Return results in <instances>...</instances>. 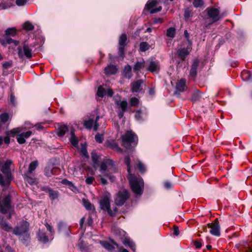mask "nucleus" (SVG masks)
Masks as SVG:
<instances>
[{
    "instance_id": "obj_1",
    "label": "nucleus",
    "mask_w": 252,
    "mask_h": 252,
    "mask_svg": "<svg viewBox=\"0 0 252 252\" xmlns=\"http://www.w3.org/2000/svg\"><path fill=\"white\" fill-rule=\"evenodd\" d=\"M125 163L127 166V170L128 173L127 178L132 191L136 194H141L143 189L144 182L141 177H136L131 173L130 159L129 156L125 157Z\"/></svg>"
},
{
    "instance_id": "obj_2",
    "label": "nucleus",
    "mask_w": 252,
    "mask_h": 252,
    "mask_svg": "<svg viewBox=\"0 0 252 252\" xmlns=\"http://www.w3.org/2000/svg\"><path fill=\"white\" fill-rule=\"evenodd\" d=\"M99 171L104 176L108 178L111 182H114L115 177L112 174L117 172L118 169L112 160L104 158L100 165Z\"/></svg>"
},
{
    "instance_id": "obj_3",
    "label": "nucleus",
    "mask_w": 252,
    "mask_h": 252,
    "mask_svg": "<svg viewBox=\"0 0 252 252\" xmlns=\"http://www.w3.org/2000/svg\"><path fill=\"white\" fill-rule=\"evenodd\" d=\"M203 19L208 26L212 25L222 18L219 9L213 6L207 7L203 12Z\"/></svg>"
},
{
    "instance_id": "obj_4",
    "label": "nucleus",
    "mask_w": 252,
    "mask_h": 252,
    "mask_svg": "<svg viewBox=\"0 0 252 252\" xmlns=\"http://www.w3.org/2000/svg\"><path fill=\"white\" fill-rule=\"evenodd\" d=\"M12 163L11 160H7L4 163L0 164V169L5 175L4 177L1 174H0V185L2 186L8 185L12 180L10 168Z\"/></svg>"
},
{
    "instance_id": "obj_5",
    "label": "nucleus",
    "mask_w": 252,
    "mask_h": 252,
    "mask_svg": "<svg viewBox=\"0 0 252 252\" xmlns=\"http://www.w3.org/2000/svg\"><path fill=\"white\" fill-rule=\"evenodd\" d=\"M137 140V137L131 131H127L122 137L123 145L128 150L131 149L132 145H136Z\"/></svg>"
},
{
    "instance_id": "obj_6",
    "label": "nucleus",
    "mask_w": 252,
    "mask_h": 252,
    "mask_svg": "<svg viewBox=\"0 0 252 252\" xmlns=\"http://www.w3.org/2000/svg\"><path fill=\"white\" fill-rule=\"evenodd\" d=\"M12 211V207L11 205V196L8 195L3 199L0 201V212L3 214L9 213L7 219H10Z\"/></svg>"
},
{
    "instance_id": "obj_7",
    "label": "nucleus",
    "mask_w": 252,
    "mask_h": 252,
    "mask_svg": "<svg viewBox=\"0 0 252 252\" xmlns=\"http://www.w3.org/2000/svg\"><path fill=\"white\" fill-rule=\"evenodd\" d=\"M99 204L102 210L107 211L108 214L112 217L115 216L118 210L116 207L113 209V211L111 210L110 199L107 196L103 197L100 200Z\"/></svg>"
},
{
    "instance_id": "obj_8",
    "label": "nucleus",
    "mask_w": 252,
    "mask_h": 252,
    "mask_svg": "<svg viewBox=\"0 0 252 252\" xmlns=\"http://www.w3.org/2000/svg\"><path fill=\"white\" fill-rule=\"evenodd\" d=\"M17 50L18 56L21 59L23 58L24 56L28 59H30L32 57V50L29 47V45L25 42L24 43L23 47L19 46Z\"/></svg>"
},
{
    "instance_id": "obj_9",
    "label": "nucleus",
    "mask_w": 252,
    "mask_h": 252,
    "mask_svg": "<svg viewBox=\"0 0 252 252\" xmlns=\"http://www.w3.org/2000/svg\"><path fill=\"white\" fill-rule=\"evenodd\" d=\"M129 192L126 190L119 191L115 198V202L118 206H122L129 198Z\"/></svg>"
},
{
    "instance_id": "obj_10",
    "label": "nucleus",
    "mask_w": 252,
    "mask_h": 252,
    "mask_svg": "<svg viewBox=\"0 0 252 252\" xmlns=\"http://www.w3.org/2000/svg\"><path fill=\"white\" fill-rule=\"evenodd\" d=\"M209 232L213 235L219 237L220 235V226L218 221H212L207 224Z\"/></svg>"
},
{
    "instance_id": "obj_11",
    "label": "nucleus",
    "mask_w": 252,
    "mask_h": 252,
    "mask_svg": "<svg viewBox=\"0 0 252 252\" xmlns=\"http://www.w3.org/2000/svg\"><path fill=\"white\" fill-rule=\"evenodd\" d=\"M147 70L153 74L158 73L160 70V63L158 61H151Z\"/></svg>"
},
{
    "instance_id": "obj_12",
    "label": "nucleus",
    "mask_w": 252,
    "mask_h": 252,
    "mask_svg": "<svg viewBox=\"0 0 252 252\" xmlns=\"http://www.w3.org/2000/svg\"><path fill=\"white\" fill-rule=\"evenodd\" d=\"M127 41V36L125 33L122 34L120 37L119 40V54L121 57L124 55V48L126 45V41Z\"/></svg>"
},
{
    "instance_id": "obj_13",
    "label": "nucleus",
    "mask_w": 252,
    "mask_h": 252,
    "mask_svg": "<svg viewBox=\"0 0 252 252\" xmlns=\"http://www.w3.org/2000/svg\"><path fill=\"white\" fill-rule=\"evenodd\" d=\"M158 3V1L157 0H149L146 5V7L147 9H151L150 13L151 14L156 13L160 11L162 9L161 6H159L156 8H153L154 6H155Z\"/></svg>"
},
{
    "instance_id": "obj_14",
    "label": "nucleus",
    "mask_w": 252,
    "mask_h": 252,
    "mask_svg": "<svg viewBox=\"0 0 252 252\" xmlns=\"http://www.w3.org/2000/svg\"><path fill=\"white\" fill-rule=\"evenodd\" d=\"M28 221H25L21 226H17L13 229V233L15 235H22L28 231Z\"/></svg>"
},
{
    "instance_id": "obj_15",
    "label": "nucleus",
    "mask_w": 252,
    "mask_h": 252,
    "mask_svg": "<svg viewBox=\"0 0 252 252\" xmlns=\"http://www.w3.org/2000/svg\"><path fill=\"white\" fill-rule=\"evenodd\" d=\"M190 48H191L189 46L186 48H183L179 49L177 53L178 57L180 58L182 61H184L186 57L189 55Z\"/></svg>"
},
{
    "instance_id": "obj_16",
    "label": "nucleus",
    "mask_w": 252,
    "mask_h": 252,
    "mask_svg": "<svg viewBox=\"0 0 252 252\" xmlns=\"http://www.w3.org/2000/svg\"><path fill=\"white\" fill-rule=\"evenodd\" d=\"M143 83V81L142 79L133 82L131 84V91L132 93L139 92L142 89V84Z\"/></svg>"
},
{
    "instance_id": "obj_17",
    "label": "nucleus",
    "mask_w": 252,
    "mask_h": 252,
    "mask_svg": "<svg viewBox=\"0 0 252 252\" xmlns=\"http://www.w3.org/2000/svg\"><path fill=\"white\" fill-rule=\"evenodd\" d=\"M199 62L197 59H194L191 65L189 75L193 78L196 77L197 74V68L198 66Z\"/></svg>"
},
{
    "instance_id": "obj_18",
    "label": "nucleus",
    "mask_w": 252,
    "mask_h": 252,
    "mask_svg": "<svg viewBox=\"0 0 252 252\" xmlns=\"http://www.w3.org/2000/svg\"><path fill=\"white\" fill-rule=\"evenodd\" d=\"M145 66V62L144 60H141L137 62L133 66V71L136 73H138Z\"/></svg>"
},
{
    "instance_id": "obj_19",
    "label": "nucleus",
    "mask_w": 252,
    "mask_h": 252,
    "mask_svg": "<svg viewBox=\"0 0 252 252\" xmlns=\"http://www.w3.org/2000/svg\"><path fill=\"white\" fill-rule=\"evenodd\" d=\"M123 74L124 77L130 79L132 76L131 66L129 64L126 65L123 70Z\"/></svg>"
},
{
    "instance_id": "obj_20",
    "label": "nucleus",
    "mask_w": 252,
    "mask_h": 252,
    "mask_svg": "<svg viewBox=\"0 0 252 252\" xmlns=\"http://www.w3.org/2000/svg\"><path fill=\"white\" fill-rule=\"evenodd\" d=\"M123 243L126 247H128L133 251H135L136 250V246L133 242L130 240L129 238H125L123 241Z\"/></svg>"
},
{
    "instance_id": "obj_21",
    "label": "nucleus",
    "mask_w": 252,
    "mask_h": 252,
    "mask_svg": "<svg viewBox=\"0 0 252 252\" xmlns=\"http://www.w3.org/2000/svg\"><path fill=\"white\" fill-rule=\"evenodd\" d=\"M61 183L67 186L68 188L72 191L75 192L77 190L76 187L74 185V184L66 179L62 180L61 181Z\"/></svg>"
},
{
    "instance_id": "obj_22",
    "label": "nucleus",
    "mask_w": 252,
    "mask_h": 252,
    "mask_svg": "<svg viewBox=\"0 0 252 252\" xmlns=\"http://www.w3.org/2000/svg\"><path fill=\"white\" fill-rule=\"evenodd\" d=\"M117 71V68L114 65L111 64L105 67L104 72L107 75L114 74Z\"/></svg>"
},
{
    "instance_id": "obj_23",
    "label": "nucleus",
    "mask_w": 252,
    "mask_h": 252,
    "mask_svg": "<svg viewBox=\"0 0 252 252\" xmlns=\"http://www.w3.org/2000/svg\"><path fill=\"white\" fill-rule=\"evenodd\" d=\"M186 87L185 81L184 80L181 79L177 83L176 86L177 91L183 92L185 90Z\"/></svg>"
},
{
    "instance_id": "obj_24",
    "label": "nucleus",
    "mask_w": 252,
    "mask_h": 252,
    "mask_svg": "<svg viewBox=\"0 0 252 252\" xmlns=\"http://www.w3.org/2000/svg\"><path fill=\"white\" fill-rule=\"evenodd\" d=\"M37 235H38V240L40 242H41L43 243H45L48 241V237L46 236V235L45 234V233L44 232L39 230V232L38 233Z\"/></svg>"
},
{
    "instance_id": "obj_25",
    "label": "nucleus",
    "mask_w": 252,
    "mask_h": 252,
    "mask_svg": "<svg viewBox=\"0 0 252 252\" xmlns=\"http://www.w3.org/2000/svg\"><path fill=\"white\" fill-rule=\"evenodd\" d=\"M0 226L4 230L7 232L13 231L12 227L6 222V221H0Z\"/></svg>"
},
{
    "instance_id": "obj_26",
    "label": "nucleus",
    "mask_w": 252,
    "mask_h": 252,
    "mask_svg": "<svg viewBox=\"0 0 252 252\" xmlns=\"http://www.w3.org/2000/svg\"><path fill=\"white\" fill-rule=\"evenodd\" d=\"M83 204L84 206L87 210L89 211H94V206L93 205L91 204V203L87 199H83L82 200Z\"/></svg>"
},
{
    "instance_id": "obj_27",
    "label": "nucleus",
    "mask_w": 252,
    "mask_h": 252,
    "mask_svg": "<svg viewBox=\"0 0 252 252\" xmlns=\"http://www.w3.org/2000/svg\"><path fill=\"white\" fill-rule=\"evenodd\" d=\"M92 160L94 163V166L98 164L100 157L97 155L95 152L93 151L91 153Z\"/></svg>"
},
{
    "instance_id": "obj_28",
    "label": "nucleus",
    "mask_w": 252,
    "mask_h": 252,
    "mask_svg": "<svg viewBox=\"0 0 252 252\" xmlns=\"http://www.w3.org/2000/svg\"><path fill=\"white\" fill-rule=\"evenodd\" d=\"M100 244L103 247L109 251H112L114 250V247L109 242L105 241H100Z\"/></svg>"
},
{
    "instance_id": "obj_29",
    "label": "nucleus",
    "mask_w": 252,
    "mask_h": 252,
    "mask_svg": "<svg viewBox=\"0 0 252 252\" xmlns=\"http://www.w3.org/2000/svg\"><path fill=\"white\" fill-rule=\"evenodd\" d=\"M68 130V127L66 126H62L59 127L57 130L58 135L60 136H63Z\"/></svg>"
},
{
    "instance_id": "obj_30",
    "label": "nucleus",
    "mask_w": 252,
    "mask_h": 252,
    "mask_svg": "<svg viewBox=\"0 0 252 252\" xmlns=\"http://www.w3.org/2000/svg\"><path fill=\"white\" fill-rule=\"evenodd\" d=\"M176 34V29L175 28H169L167 30L166 36L168 37L173 38Z\"/></svg>"
},
{
    "instance_id": "obj_31",
    "label": "nucleus",
    "mask_w": 252,
    "mask_h": 252,
    "mask_svg": "<svg viewBox=\"0 0 252 252\" xmlns=\"http://www.w3.org/2000/svg\"><path fill=\"white\" fill-rule=\"evenodd\" d=\"M241 76L243 79L247 81L252 79V75L248 71H243L241 73Z\"/></svg>"
},
{
    "instance_id": "obj_32",
    "label": "nucleus",
    "mask_w": 252,
    "mask_h": 252,
    "mask_svg": "<svg viewBox=\"0 0 252 252\" xmlns=\"http://www.w3.org/2000/svg\"><path fill=\"white\" fill-rule=\"evenodd\" d=\"M70 142L71 144L75 147H78V140L77 137L75 135L73 132H71V136L70 138Z\"/></svg>"
},
{
    "instance_id": "obj_33",
    "label": "nucleus",
    "mask_w": 252,
    "mask_h": 252,
    "mask_svg": "<svg viewBox=\"0 0 252 252\" xmlns=\"http://www.w3.org/2000/svg\"><path fill=\"white\" fill-rule=\"evenodd\" d=\"M110 147L118 153H121L122 152L121 148L114 141L110 142Z\"/></svg>"
},
{
    "instance_id": "obj_34",
    "label": "nucleus",
    "mask_w": 252,
    "mask_h": 252,
    "mask_svg": "<svg viewBox=\"0 0 252 252\" xmlns=\"http://www.w3.org/2000/svg\"><path fill=\"white\" fill-rule=\"evenodd\" d=\"M37 165L38 162L37 161L32 162L29 166L28 174L32 173V172L36 169Z\"/></svg>"
},
{
    "instance_id": "obj_35",
    "label": "nucleus",
    "mask_w": 252,
    "mask_h": 252,
    "mask_svg": "<svg viewBox=\"0 0 252 252\" xmlns=\"http://www.w3.org/2000/svg\"><path fill=\"white\" fill-rule=\"evenodd\" d=\"M117 105L121 107L122 110H123V111H126L127 110V102L126 100L117 102Z\"/></svg>"
},
{
    "instance_id": "obj_36",
    "label": "nucleus",
    "mask_w": 252,
    "mask_h": 252,
    "mask_svg": "<svg viewBox=\"0 0 252 252\" xmlns=\"http://www.w3.org/2000/svg\"><path fill=\"white\" fill-rule=\"evenodd\" d=\"M192 4L195 8H201L203 6L204 1L203 0H193Z\"/></svg>"
},
{
    "instance_id": "obj_37",
    "label": "nucleus",
    "mask_w": 252,
    "mask_h": 252,
    "mask_svg": "<svg viewBox=\"0 0 252 252\" xmlns=\"http://www.w3.org/2000/svg\"><path fill=\"white\" fill-rule=\"evenodd\" d=\"M50 191L49 195L52 200H54L58 198L59 192L58 191L52 189V191Z\"/></svg>"
},
{
    "instance_id": "obj_38",
    "label": "nucleus",
    "mask_w": 252,
    "mask_h": 252,
    "mask_svg": "<svg viewBox=\"0 0 252 252\" xmlns=\"http://www.w3.org/2000/svg\"><path fill=\"white\" fill-rule=\"evenodd\" d=\"M21 132V129L19 127L13 128L10 131L8 132L7 135L14 137L17 134Z\"/></svg>"
},
{
    "instance_id": "obj_39",
    "label": "nucleus",
    "mask_w": 252,
    "mask_h": 252,
    "mask_svg": "<svg viewBox=\"0 0 252 252\" xmlns=\"http://www.w3.org/2000/svg\"><path fill=\"white\" fill-rule=\"evenodd\" d=\"M149 44L146 42H142L140 44V50L142 52H145L149 49Z\"/></svg>"
},
{
    "instance_id": "obj_40",
    "label": "nucleus",
    "mask_w": 252,
    "mask_h": 252,
    "mask_svg": "<svg viewBox=\"0 0 252 252\" xmlns=\"http://www.w3.org/2000/svg\"><path fill=\"white\" fill-rule=\"evenodd\" d=\"M94 124V121L93 119H90L86 121L84 123V126L88 129H91Z\"/></svg>"
},
{
    "instance_id": "obj_41",
    "label": "nucleus",
    "mask_w": 252,
    "mask_h": 252,
    "mask_svg": "<svg viewBox=\"0 0 252 252\" xmlns=\"http://www.w3.org/2000/svg\"><path fill=\"white\" fill-rule=\"evenodd\" d=\"M44 174L48 177H51L52 175L54 174V170L50 167H47L45 169Z\"/></svg>"
},
{
    "instance_id": "obj_42",
    "label": "nucleus",
    "mask_w": 252,
    "mask_h": 252,
    "mask_svg": "<svg viewBox=\"0 0 252 252\" xmlns=\"http://www.w3.org/2000/svg\"><path fill=\"white\" fill-rule=\"evenodd\" d=\"M105 94V90L100 86L97 89V95L100 97H102Z\"/></svg>"
},
{
    "instance_id": "obj_43",
    "label": "nucleus",
    "mask_w": 252,
    "mask_h": 252,
    "mask_svg": "<svg viewBox=\"0 0 252 252\" xmlns=\"http://www.w3.org/2000/svg\"><path fill=\"white\" fill-rule=\"evenodd\" d=\"M24 29L28 31H32L34 29V26L31 23L27 21L24 25Z\"/></svg>"
},
{
    "instance_id": "obj_44",
    "label": "nucleus",
    "mask_w": 252,
    "mask_h": 252,
    "mask_svg": "<svg viewBox=\"0 0 252 252\" xmlns=\"http://www.w3.org/2000/svg\"><path fill=\"white\" fill-rule=\"evenodd\" d=\"M5 42L7 44H13L15 46H17L19 43V41L14 40L10 37H7L5 39Z\"/></svg>"
},
{
    "instance_id": "obj_45",
    "label": "nucleus",
    "mask_w": 252,
    "mask_h": 252,
    "mask_svg": "<svg viewBox=\"0 0 252 252\" xmlns=\"http://www.w3.org/2000/svg\"><path fill=\"white\" fill-rule=\"evenodd\" d=\"M16 30L14 28H8L5 31V33L6 35H10L14 36L16 34Z\"/></svg>"
},
{
    "instance_id": "obj_46",
    "label": "nucleus",
    "mask_w": 252,
    "mask_h": 252,
    "mask_svg": "<svg viewBox=\"0 0 252 252\" xmlns=\"http://www.w3.org/2000/svg\"><path fill=\"white\" fill-rule=\"evenodd\" d=\"M9 119V115L6 113H3L0 115V120L2 123L6 122Z\"/></svg>"
},
{
    "instance_id": "obj_47",
    "label": "nucleus",
    "mask_w": 252,
    "mask_h": 252,
    "mask_svg": "<svg viewBox=\"0 0 252 252\" xmlns=\"http://www.w3.org/2000/svg\"><path fill=\"white\" fill-rule=\"evenodd\" d=\"M139 102V99L135 97H133L130 99V105L132 106H136Z\"/></svg>"
},
{
    "instance_id": "obj_48",
    "label": "nucleus",
    "mask_w": 252,
    "mask_h": 252,
    "mask_svg": "<svg viewBox=\"0 0 252 252\" xmlns=\"http://www.w3.org/2000/svg\"><path fill=\"white\" fill-rule=\"evenodd\" d=\"M137 167L139 171L141 173H144L146 171V167L145 165L140 161H138Z\"/></svg>"
},
{
    "instance_id": "obj_49",
    "label": "nucleus",
    "mask_w": 252,
    "mask_h": 252,
    "mask_svg": "<svg viewBox=\"0 0 252 252\" xmlns=\"http://www.w3.org/2000/svg\"><path fill=\"white\" fill-rule=\"evenodd\" d=\"M95 139L97 142L99 143H102L103 140V135L97 133L95 136Z\"/></svg>"
},
{
    "instance_id": "obj_50",
    "label": "nucleus",
    "mask_w": 252,
    "mask_h": 252,
    "mask_svg": "<svg viewBox=\"0 0 252 252\" xmlns=\"http://www.w3.org/2000/svg\"><path fill=\"white\" fill-rule=\"evenodd\" d=\"M79 247L80 251L82 252H88V247H86V245L83 243H81L80 244H79Z\"/></svg>"
},
{
    "instance_id": "obj_51",
    "label": "nucleus",
    "mask_w": 252,
    "mask_h": 252,
    "mask_svg": "<svg viewBox=\"0 0 252 252\" xmlns=\"http://www.w3.org/2000/svg\"><path fill=\"white\" fill-rule=\"evenodd\" d=\"M12 61H10L8 62H6L2 64V67L4 69H7L12 67Z\"/></svg>"
},
{
    "instance_id": "obj_52",
    "label": "nucleus",
    "mask_w": 252,
    "mask_h": 252,
    "mask_svg": "<svg viewBox=\"0 0 252 252\" xmlns=\"http://www.w3.org/2000/svg\"><path fill=\"white\" fill-rule=\"evenodd\" d=\"M135 117L137 121L142 120V112L141 110H138L136 111Z\"/></svg>"
},
{
    "instance_id": "obj_53",
    "label": "nucleus",
    "mask_w": 252,
    "mask_h": 252,
    "mask_svg": "<svg viewBox=\"0 0 252 252\" xmlns=\"http://www.w3.org/2000/svg\"><path fill=\"white\" fill-rule=\"evenodd\" d=\"M17 142L20 144H24L26 142V139L22 136L21 134L17 136Z\"/></svg>"
},
{
    "instance_id": "obj_54",
    "label": "nucleus",
    "mask_w": 252,
    "mask_h": 252,
    "mask_svg": "<svg viewBox=\"0 0 252 252\" xmlns=\"http://www.w3.org/2000/svg\"><path fill=\"white\" fill-rule=\"evenodd\" d=\"M26 180L30 185H33L35 183V179L33 178H30L28 174L26 178Z\"/></svg>"
},
{
    "instance_id": "obj_55",
    "label": "nucleus",
    "mask_w": 252,
    "mask_h": 252,
    "mask_svg": "<svg viewBox=\"0 0 252 252\" xmlns=\"http://www.w3.org/2000/svg\"><path fill=\"white\" fill-rule=\"evenodd\" d=\"M32 134V132L31 131H27L26 132L21 133V136H23L25 139L28 138Z\"/></svg>"
},
{
    "instance_id": "obj_56",
    "label": "nucleus",
    "mask_w": 252,
    "mask_h": 252,
    "mask_svg": "<svg viewBox=\"0 0 252 252\" xmlns=\"http://www.w3.org/2000/svg\"><path fill=\"white\" fill-rule=\"evenodd\" d=\"M164 186L166 189H170L173 187V185L169 181H165L164 183Z\"/></svg>"
},
{
    "instance_id": "obj_57",
    "label": "nucleus",
    "mask_w": 252,
    "mask_h": 252,
    "mask_svg": "<svg viewBox=\"0 0 252 252\" xmlns=\"http://www.w3.org/2000/svg\"><path fill=\"white\" fill-rule=\"evenodd\" d=\"M27 1V0H16V3L18 6H22L25 4Z\"/></svg>"
},
{
    "instance_id": "obj_58",
    "label": "nucleus",
    "mask_w": 252,
    "mask_h": 252,
    "mask_svg": "<svg viewBox=\"0 0 252 252\" xmlns=\"http://www.w3.org/2000/svg\"><path fill=\"white\" fill-rule=\"evenodd\" d=\"M94 181V178L93 177H88L86 179V183L88 185H91L93 184Z\"/></svg>"
},
{
    "instance_id": "obj_59",
    "label": "nucleus",
    "mask_w": 252,
    "mask_h": 252,
    "mask_svg": "<svg viewBox=\"0 0 252 252\" xmlns=\"http://www.w3.org/2000/svg\"><path fill=\"white\" fill-rule=\"evenodd\" d=\"M184 35H185L186 38L189 42V46H190L191 45V42L189 40V33H188L187 30L185 31Z\"/></svg>"
},
{
    "instance_id": "obj_60",
    "label": "nucleus",
    "mask_w": 252,
    "mask_h": 252,
    "mask_svg": "<svg viewBox=\"0 0 252 252\" xmlns=\"http://www.w3.org/2000/svg\"><path fill=\"white\" fill-rule=\"evenodd\" d=\"M190 16V11L188 8L185 9L184 12V17L186 19H188Z\"/></svg>"
},
{
    "instance_id": "obj_61",
    "label": "nucleus",
    "mask_w": 252,
    "mask_h": 252,
    "mask_svg": "<svg viewBox=\"0 0 252 252\" xmlns=\"http://www.w3.org/2000/svg\"><path fill=\"white\" fill-rule=\"evenodd\" d=\"M174 234L176 236H178L179 234V229L178 226L174 225L173 228Z\"/></svg>"
},
{
    "instance_id": "obj_62",
    "label": "nucleus",
    "mask_w": 252,
    "mask_h": 252,
    "mask_svg": "<svg viewBox=\"0 0 252 252\" xmlns=\"http://www.w3.org/2000/svg\"><path fill=\"white\" fill-rule=\"evenodd\" d=\"M194 245L195 246V248L198 249L201 248L202 246L201 243L198 241H194Z\"/></svg>"
},
{
    "instance_id": "obj_63",
    "label": "nucleus",
    "mask_w": 252,
    "mask_h": 252,
    "mask_svg": "<svg viewBox=\"0 0 252 252\" xmlns=\"http://www.w3.org/2000/svg\"><path fill=\"white\" fill-rule=\"evenodd\" d=\"M109 96H112L113 94V92L111 89H108V90H105V94Z\"/></svg>"
},
{
    "instance_id": "obj_64",
    "label": "nucleus",
    "mask_w": 252,
    "mask_h": 252,
    "mask_svg": "<svg viewBox=\"0 0 252 252\" xmlns=\"http://www.w3.org/2000/svg\"><path fill=\"white\" fill-rule=\"evenodd\" d=\"M100 177V181L103 185H106L107 184V181L104 178L102 177L101 176H99Z\"/></svg>"
}]
</instances>
